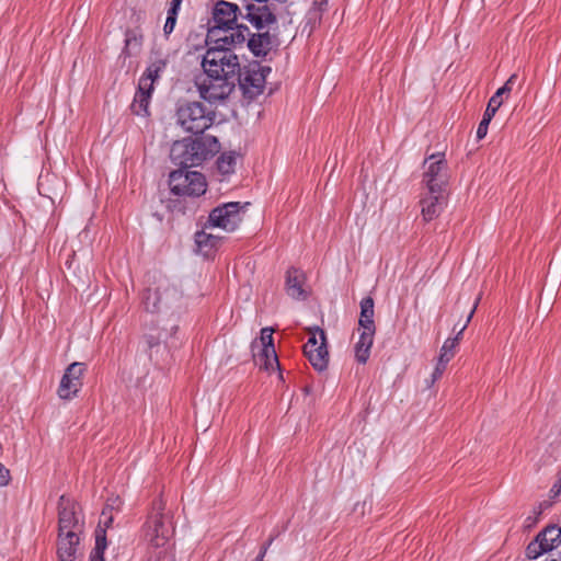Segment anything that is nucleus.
<instances>
[{"label": "nucleus", "mask_w": 561, "mask_h": 561, "mask_svg": "<svg viewBox=\"0 0 561 561\" xmlns=\"http://www.w3.org/2000/svg\"><path fill=\"white\" fill-rule=\"evenodd\" d=\"M248 36V26L226 31L224 36H218L215 30L208 31L206 43H214V46L207 48L202 60L206 78L196 80L202 99L216 103L226 100L232 93L241 71L239 57L233 49L242 46Z\"/></svg>", "instance_id": "nucleus-1"}, {"label": "nucleus", "mask_w": 561, "mask_h": 561, "mask_svg": "<svg viewBox=\"0 0 561 561\" xmlns=\"http://www.w3.org/2000/svg\"><path fill=\"white\" fill-rule=\"evenodd\" d=\"M423 181L426 182V196L423 195V220L430 221L442 213L447 202L448 167L444 151L425 152Z\"/></svg>", "instance_id": "nucleus-2"}, {"label": "nucleus", "mask_w": 561, "mask_h": 561, "mask_svg": "<svg viewBox=\"0 0 561 561\" xmlns=\"http://www.w3.org/2000/svg\"><path fill=\"white\" fill-rule=\"evenodd\" d=\"M219 142L215 136L203 135L196 138H184L173 142L170 159L181 169L202 164L219 151Z\"/></svg>", "instance_id": "nucleus-3"}, {"label": "nucleus", "mask_w": 561, "mask_h": 561, "mask_svg": "<svg viewBox=\"0 0 561 561\" xmlns=\"http://www.w3.org/2000/svg\"><path fill=\"white\" fill-rule=\"evenodd\" d=\"M168 58L154 53L150 62L139 79L138 90L131 103V112L138 116L149 115V103L153 92V84L165 70Z\"/></svg>", "instance_id": "nucleus-4"}, {"label": "nucleus", "mask_w": 561, "mask_h": 561, "mask_svg": "<svg viewBox=\"0 0 561 561\" xmlns=\"http://www.w3.org/2000/svg\"><path fill=\"white\" fill-rule=\"evenodd\" d=\"M176 123L188 133L203 134L213 125L214 113L199 102H186L176 110Z\"/></svg>", "instance_id": "nucleus-5"}, {"label": "nucleus", "mask_w": 561, "mask_h": 561, "mask_svg": "<svg viewBox=\"0 0 561 561\" xmlns=\"http://www.w3.org/2000/svg\"><path fill=\"white\" fill-rule=\"evenodd\" d=\"M171 192L179 196H201L206 192L205 176L197 171L179 169L169 176Z\"/></svg>", "instance_id": "nucleus-6"}, {"label": "nucleus", "mask_w": 561, "mask_h": 561, "mask_svg": "<svg viewBox=\"0 0 561 561\" xmlns=\"http://www.w3.org/2000/svg\"><path fill=\"white\" fill-rule=\"evenodd\" d=\"M181 293L167 279L160 280L157 287L148 288L144 295V305L149 312H160L174 306Z\"/></svg>", "instance_id": "nucleus-7"}, {"label": "nucleus", "mask_w": 561, "mask_h": 561, "mask_svg": "<svg viewBox=\"0 0 561 561\" xmlns=\"http://www.w3.org/2000/svg\"><path fill=\"white\" fill-rule=\"evenodd\" d=\"M272 69L260 64H251L244 69L241 68L238 75L237 83L242 90L244 96L254 99L260 95L265 87L266 78Z\"/></svg>", "instance_id": "nucleus-8"}, {"label": "nucleus", "mask_w": 561, "mask_h": 561, "mask_svg": "<svg viewBox=\"0 0 561 561\" xmlns=\"http://www.w3.org/2000/svg\"><path fill=\"white\" fill-rule=\"evenodd\" d=\"M242 220L241 205L230 202L214 208L208 217V226L221 228L228 232L234 231Z\"/></svg>", "instance_id": "nucleus-9"}, {"label": "nucleus", "mask_w": 561, "mask_h": 561, "mask_svg": "<svg viewBox=\"0 0 561 561\" xmlns=\"http://www.w3.org/2000/svg\"><path fill=\"white\" fill-rule=\"evenodd\" d=\"M240 16L252 24L257 31L270 28L276 23V16L264 2L241 0Z\"/></svg>", "instance_id": "nucleus-10"}, {"label": "nucleus", "mask_w": 561, "mask_h": 561, "mask_svg": "<svg viewBox=\"0 0 561 561\" xmlns=\"http://www.w3.org/2000/svg\"><path fill=\"white\" fill-rule=\"evenodd\" d=\"M241 5L231 3L228 1L219 0L213 8V27L218 32V36H224L226 31L237 28L239 25L233 27L238 15H240Z\"/></svg>", "instance_id": "nucleus-11"}, {"label": "nucleus", "mask_w": 561, "mask_h": 561, "mask_svg": "<svg viewBox=\"0 0 561 561\" xmlns=\"http://www.w3.org/2000/svg\"><path fill=\"white\" fill-rule=\"evenodd\" d=\"M171 518L160 512L153 513L146 524V536L154 547H162L171 538Z\"/></svg>", "instance_id": "nucleus-12"}, {"label": "nucleus", "mask_w": 561, "mask_h": 561, "mask_svg": "<svg viewBox=\"0 0 561 561\" xmlns=\"http://www.w3.org/2000/svg\"><path fill=\"white\" fill-rule=\"evenodd\" d=\"M78 504L65 495L60 496L58 503L59 534L80 533L82 524L78 513Z\"/></svg>", "instance_id": "nucleus-13"}, {"label": "nucleus", "mask_w": 561, "mask_h": 561, "mask_svg": "<svg viewBox=\"0 0 561 561\" xmlns=\"http://www.w3.org/2000/svg\"><path fill=\"white\" fill-rule=\"evenodd\" d=\"M83 373L84 365L82 363L75 362L67 367L58 388V396L61 399L69 400L77 396L82 386Z\"/></svg>", "instance_id": "nucleus-14"}, {"label": "nucleus", "mask_w": 561, "mask_h": 561, "mask_svg": "<svg viewBox=\"0 0 561 561\" xmlns=\"http://www.w3.org/2000/svg\"><path fill=\"white\" fill-rule=\"evenodd\" d=\"M480 298H478L476 300V304L472 308V310L470 311L468 318H467V322L465 323V325L459 330V332L457 333V335L454 337V339H447L442 348H440V353H439V357H438V362L435 366V369L434 371L432 373V378H431V385H433L437 379H439L444 373V370L446 369V366L447 364L449 363V360L454 357L455 355V347L457 346L458 342H459V339L462 334V332L465 331L467 324L470 322L474 311H476V308H477V305L479 302Z\"/></svg>", "instance_id": "nucleus-15"}, {"label": "nucleus", "mask_w": 561, "mask_h": 561, "mask_svg": "<svg viewBox=\"0 0 561 561\" xmlns=\"http://www.w3.org/2000/svg\"><path fill=\"white\" fill-rule=\"evenodd\" d=\"M79 533L58 535V557L59 561H81L79 552Z\"/></svg>", "instance_id": "nucleus-16"}, {"label": "nucleus", "mask_w": 561, "mask_h": 561, "mask_svg": "<svg viewBox=\"0 0 561 561\" xmlns=\"http://www.w3.org/2000/svg\"><path fill=\"white\" fill-rule=\"evenodd\" d=\"M304 354L316 370L323 371L327 369L329 364V351L324 331L320 332V344L312 348L304 350Z\"/></svg>", "instance_id": "nucleus-17"}, {"label": "nucleus", "mask_w": 561, "mask_h": 561, "mask_svg": "<svg viewBox=\"0 0 561 561\" xmlns=\"http://www.w3.org/2000/svg\"><path fill=\"white\" fill-rule=\"evenodd\" d=\"M305 275L297 268H289L286 274V291L294 299H306L307 291L304 288Z\"/></svg>", "instance_id": "nucleus-18"}, {"label": "nucleus", "mask_w": 561, "mask_h": 561, "mask_svg": "<svg viewBox=\"0 0 561 561\" xmlns=\"http://www.w3.org/2000/svg\"><path fill=\"white\" fill-rule=\"evenodd\" d=\"M248 47L255 56H264L271 49L272 46V37L270 35L268 28H265L264 32L252 35L251 37H247Z\"/></svg>", "instance_id": "nucleus-19"}, {"label": "nucleus", "mask_w": 561, "mask_h": 561, "mask_svg": "<svg viewBox=\"0 0 561 561\" xmlns=\"http://www.w3.org/2000/svg\"><path fill=\"white\" fill-rule=\"evenodd\" d=\"M536 538L545 543V548H548L547 553L552 554L553 550L561 547V527L556 525L547 526Z\"/></svg>", "instance_id": "nucleus-20"}, {"label": "nucleus", "mask_w": 561, "mask_h": 561, "mask_svg": "<svg viewBox=\"0 0 561 561\" xmlns=\"http://www.w3.org/2000/svg\"><path fill=\"white\" fill-rule=\"evenodd\" d=\"M375 331L362 330L359 340L355 345V357L358 363L365 364L369 357Z\"/></svg>", "instance_id": "nucleus-21"}, {"label": "nucleus", "mask_w": 561, "mask_h": 561, "mask_svg": "<svg viewBox=\"0 0 561 561\" xmlns=\"http://www.w3.org/2000/svg\"><path fill=\"white\" fill-rule=\"evenodd\" d=\"M358 324L360 330L375 331L374 299L371 297H366L360 301Z\"/></svg>", "instance_id": "nucleus-22"}, {"label": "nucleus", "mask_w": 561, "mask_h": 561, "mask_svg": "<svg viewBox=\"0 0 561 561\" xmlns=\"http://www.w3.org/2000/svg\"><path fill=\"white\" fill-rule=\"evenodd\" d=\"M516 80H517V75L513 73L506 80L504 85L501 87L500 89H497V91L491 96V99L489 100L488 106L491 107L492 110H495L497 112V110L500 108V106L503 103L502 96L503 95H506V96L510 95V93L512 92L513 87H514Z\"/></svg>", "instance_id": "nucleus-23"}, {"label": "nucleus", "mask_w": 561, "mask_h": 561, "mask_svg": "<svg viewBox=\"0 0 561 561\" xmlns=\"http://www.w3.org/2000/svg\"><path fill=\"white\" fill-rule=\"evenodd\" d=\"M254 358L260 367L265 370H274L279 366L275 348H261V352L257 355H254Z\"/></svg>", "instance_id": "nucleus-24"}, {"label": "nucleus", "mask_w": 561, "mask_h": 561, "mask_svg": "<svg viewBox=\"0 0 561 561\" xmlns=\"http://www.w3.org/2000/svg\"><path fill=\"white\" fill-rule=\"evenodd\" d=\"M106 536L105 530L102 528L95 529V547L93 548L90 561H105L104 551L106 549Z\"/></svg>", "instance_id": "nucleus-25"}, {"label": "nucleus", "mask_w": 561, "mask_h": 561, "mask_svg": "<svg viewBox=\"0 0 561 561\" xmlns=\"http://www.w3.org/2000/svg\"><path fill=\"white\" fill-rule=\"evenodd\" d=\"M238 156L236 152H225L217 160V169L224 175L234 172Z\"/></svg>", "instance_id": "nucleus-26"}, {"label": "nucleus", "mask_w": 561, "mask_h": 561, "mask_svg": "<svg viewBox=\"0 0 561 561\" xmlns=\"http://www.w3.org/2000/svg\"><path fill=\"white\" fill-rule=\"evenodd\" d=\"M219 237L208 233L205 230L195 233V243L201 251L215 248L219 243Z\"/></svg>", "instance_id": "nucleus-27"}, {"label": "nucleus", "mask_w": 561, "mask_h": 561, "mask_svg": "<svg viewBox=\"0 0 561 561\" xmlns=\"http://www.w3.org/2000/svg\"><path fill=\"white\" fill-rule=\"evenodd\" d=\"M547 549L545 543L535 538L528 543L525 553L528 559H537L541 554L547 553Z\"/></svg>", "instance_id": "nucleus-28"}, {"label": "nucleus", "mask_w": 561, "mask_h": 561, "mask_svg": "<svg viewBox=\"0 0 561 561\" xmlns=\"http://www.w3.org/2000/svg\"><path fill=\"white\" fill-rule=\"evenodd\" d=\"M307 331L309 333V337H308L307 343L304 345V350L312 348L313 346H318L320 344V332L323 330L316 327V328H308Z\"/></svg>", "instance_id": "nucleus-29"}, {"label": "nucleus", "mask_w": 561, "mask_h": 561, "mask_svg": "<svg viewBox=\"0 0 561 561\" xmlns=\"http://www.w3.org/2000/svg\"><path fill=\"white\" fill-rule=\"evenodd\" d=\"M273 329L271 328H263L261 330V345H262V348H267V347H271V348H275L274 347V344H273Z\"/></svg>", "instance_id": "nucleus-30"}, {"label": "nucleus", "mask_w": 561, "mask_h": 561, "mask_svg": "<svg viewBox=\"0 0 561 561\" xmlns=\"http://www.w3.org/2000/svg\"><path fill=\"white\" fill-rule=\"evenodd\" d=\"M176 18L178 16H175V15L168 14L165 24L163 26V32L167 36L173 32L175 24H176Z\"/></svg>", "instance_id": "nucleus-31"}, {"label": "nucleus", "mask_w": 561, "mask_h": 561, "mask_svg": "<svg viewBox=\"0 0 561 561\" xmlns=\"http://www.w3.org/2000/svg\"><path fill=\"white\" fill-rule=\"evenodd\" d=\"M141 45V41L140 38H138L136 36V34L131 33V32H128L126 34V39H125V46L126 48H129V47H139Z\"/></svg>", "instance_id": "nucleus-32"}, {"label": "nucleus", "mask_w": 561, "mask_h": 561, "mask_svg": "<svg viewBox=\"0 0 561 561\" xmlns=\"http://www.w3.org/2000/svg\"><path fill=\"white\" fill-rule=\"evenodd\" d=\"M10 481V471L0 462V486H5Z\"/></svg>", "instance_id": "nucleus-33"}, {"label": "nucleus", "mask_w": 561, "mask_h": 561, "mask_svg": "<svg viewBox=\"0 0 561 561\" xmlns=\"http://www.w3.org/2000/svg\"><path fill=\"white\" fill-rule=\"evenodd\" d=\"M101 520L99 523V526L98 528H102L105 530V528L110 527L112 522H113V517L111 515H107L106 511L104 510L102 512V515H101Z\"/></svg>", "instance_id": "nucleus-34"}, {"label": "nucleus", "mask_w": 561, "mask_h": 561, "mask_svg": "<svg viewBox=\"0 0 561 561\" xmlns=\"http://www.w3.org/2000/svg\"><path fill=\"white\" fill-rule=\"evenodd\" d=\"M488 127H489L488 123L482 122V121L479 123V126H478V129H477V138L479 140H481L482 138H484L486 136Z\"/></svg>", "instance_id": "nucleus-35"}, {"label": "nucleus", "mask_w": 561, "mask_h": 561, "mask_svg": "<svg viewBox=\"0 0 561 561\" xmlns=\"http://www.w3.org/2000/svg\"><path fill=\"white\" fill-rule=\"evenodd\" d=\"M181 4H182V0H172L171 5L168 10V14L178 16Z\"/></svg>", "instance_id": "nucleus-36"}, {"label": "nucleus", "mask_w": 561, "mask_h": 561, "mask_svg": "<svg viewBox=\"0 0 561 561\" xmlns=\"http://www.w3.org/2000/svg\"><path fill=\"white\" fill-rule=\"evenodd\" d=\"M154 561H175V559L173 554L168 553L167 551H159Z\"/></svg>", "instance_id": "nucleus-37"}, {"label": "nucleus", "mask_w": 561, "mask_h": 561, "mask_svg": "<svg viewBox=\"0 0 561 561\" xmlns=\"http://www.w3.org/2000/svg\"><path fill=\"white\" fill-rule=\"evenodd\" d=\"M495 114H496L495 110H492L491 107L486 106L481 121L490 124V122L492 121V118L494 117Z\"/></svg>", "instance_id": "nucleus-38"}, {"label": "nucleus", "mask_w": 561, "mask_h": 561, "mask_svg": "<svg viewBox=\"0 0 561 561\" xmlns=\"http://www.w3.org/2000/svg\"><path fill=\"white\" fill-rule=\"evenodd\" d=\"M273 537L270 538V540L266 542V545L261 549L259 556L256 557L255 561H262L266 551H267V548L271 546L272 541H273Z\"/></svg>", "instance_id": "nucleus-39"}, {"label": "nucleus", "mask_w": 561, "mask_h": 561, "mask_svg": "<svg viewBox=\"0 0 561 561\" xmlns=\"http://www.w3.org/2000/svg\"><path fill=\"white\" fill-rule=\"evenodd\" d=\"M550 492L553 493L554 496H557L561 493V476L559 477V479L554 483V485L551 488Z\"/></svg>", "instance_id": "nucleus-40"}, {"label": "nucleus", "mask_w": 561, "mask_h": 561, "mask_svg": "<svg viewBox=\"0 0 561 561\" xmlns=\"http://www.w3.org/2000/svg\"><path fill=\"white\" fill-rule=\"evenodd\" d=\"M146 342L148 344L149 347H153L154 345H158L159 344V340L158 339H154L153 336L149 335V336H146Z\"/></svg>", "instance_id": "nucleus-41"}, {"label": "nucleus", "mask_w": 561, "mask_h": 561, "mask_svg": "<svg viewBox=\"0 0 561 561\" xmlns=\"http://www.w3.org/2000/svg\"><path fill=\"white\" fill-rule=\"evenodd\" d=\"M328 0H314L313 5L318 7L319 10H322V7L327 4Z\"/></svg>", "instance_id": "nucleus-42"}]
</instances>
